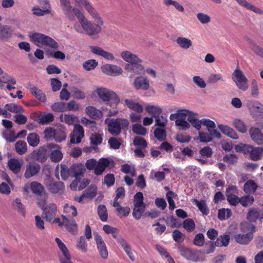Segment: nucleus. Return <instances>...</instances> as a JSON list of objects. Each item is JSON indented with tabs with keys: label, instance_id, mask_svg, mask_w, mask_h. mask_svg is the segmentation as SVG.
Here are the masks:
<instances>
[{
	"label": "nucleus",
	"instance_id": "obj_6",
	"mask_svg": "<svg viewBox=\"0 0 263 263\" xmlns=\"http://www.w3.org/2000/svg\"><path fill=\"white\" fill-rule=\"evenodd\" d=\"M39 207L43 211L42 217L46 221L51 222L57 213V206L53 203L46 205V201L42 200L37 202Z\"/></svg>",
	"mask_w": 263,
	"mask_h": 263
},
{
	"label": "nucleus",
	"instance_id": "obj_34",
	"mask_svg": "<svg viewBox=\"0 0 263 263\" xmlns=\"http://www.w3.org/2000/svg\"><path fill=\"white\" fill-rule=\"evenodd\" d=\"M263 216L260 211L257 209L250 210L247 215V219L250 222H255L258 219H262Z\"/></svg>",
	"mask_w": 263,
	"mask_h": 263
},
{
	"label": "nucleus",
	"instance_id": "obj_18",
	"mask_svg": "<svg viewBox=\"0 0 263 263\" xmlns=\"http://www.w3.org/2000/svg\"><path fill=\"white\" fill-rule=\"evenodd\" d=\"M55 241L57 242L58 247L61 250L64 255L63 257H61L60 258V260L61 263H72L71 261L70 255L65 244L62 241V240L60 238L58 237L55 238Z\"/></svg>",
	"mask_w": 263,
	"mask_h": 263
},
{
	"label": "nucleus",
	"instance_id": "obj_2",
	"mask_svg": "<svg viewBox=\"0 0 263 263\" xmlns=\"http://www.w3.org/2000/svg\"><path fill=\"white\" fill-rule=\"evenodd\" d=\"M241 232L245 233L236 234L234 236L235 240L241 245H248L254 237V233L256 230L255 226L249 222H245L240 224Z\"/></svg>",
	"mask_w": 263,
	"mask_h": 263
},
{
	"label": "nucleus",
	"instance_id": "obj_1",
	"mask_svg": "<svg viewBox=\"0 0 263 263\" xmlns=\"http://www.w3.org/2000/svg\"><path fill=\"white\" fill-rule=\"evenodd\" d=\"M75 1L83 6L92 18L96 22V23H95L89 21L85 17L82 11H77V18L81 25L84 33L89 36L99 34L101 32L104 22L98 12L89 0H75Z\"/></svg>",
	"mask_w": 263,
	"mask_h": 263
},
{
	"label": "nucleus",
	"instance_id": "obj_53",
	"mask_svg": "<svg viewBox=\"0 0 263 263\" xmlns=\"http://www.w3.org/2000/svg\"><path fill=\"white\" fill-rule=\"evenodd\" d=\"M54 120V116L51 113H47L43 115L39 120V123L41 125L49 124Z\"/></svg>",
	"mask_w": 263,
	"mask_h": 263
},
{
	"label": "nucleus",
	"instance_id": "obj_9",
	"mask_svg": "<svg viewBox=\"0 0 263 263\" xmlns=\"http://www.w3.org/2000/svg\"><path fill=\"white\" fill-rule=\"evenodd\" d=\"M240 151L245 153H249V156L253 161L260 160L263 156V148L260 147H253L250 145L244 144L241 147Z\"/></svg>",
	"mask_w": 263,
	"mask_h": 263
},
{
	"label": "nucleus",
	"instance_id": "obj_43",
	"mask_svg": "<svg viewBox=\"0 0 263 263\" xmlns=\"http://www.w3.org/2000/svg\"><path fill=\"white\" fill-rule=\"evenodd\" d=\"M31 93L40 101L44 102L46 101V95L42 91L36 87H33L30 89Z\"/></svg>",
	"mask_w": 263,
	"mask_h": 263
},
{
	"label": "nucleus",
	"instance_id": "obj_57",
	"mask_svg": "<svg viewBox=\"0 0 263 263\" xmlns=\"http://www.w3.org/2000/svg\"><path fill=\"white\" fill-rule=\"evenodd\" d=\"M176 196V195L171 191H168L166 194V197L169 204V209L171 210H173L176 207L173 200V198H175Z\"/></svg>",
	"mask_w": 263,
	"mask_h": 263
},
{
	"label": "nucleus",
	"instance_id": "obj_56",
	"mask_svg": "<svg viewBox=\"0 0 263 263\" xmlns=\"http://www.w3.org/2000/svg\"><path fill=\"white\" fill-rule=\"evenodd\" d=\"M134 145L139 146L145 149L147 146V143L144 138L141 137H136L133 141Z\"/></svg>",
	"mask_w": 263,
	"mask_h": 263
},
{
	"label": "nucleus",
	"instance_id": "obj_25",
	"mask_svg": "<svg viewBox=\"0 0 263 263\" xmlns=\"http://www.w3.org/2000/svg\"><path fill=\"white\" fill-rule=\"evenodd\" d=\"M142 62H138L131 64H126L125 65V69L129 72L133 73L134 74H139L144 73L145 72L144 68L142 65Z\"/></svg>",
	"mask_w": 263,
	"mask_h": 263
},
{
	"label": "nucleus",
	"instance_id": "obj_37",
	"mask_svg": "<svg viewBox=\"0 0 263 263\" xmlns=\"http://www.w3.org/2000/svg\"><path fill=\"white\" fill-rule=\"evenodd\" d=\"M257 188V185L253 180H248L244 184L243 190L246 193H254Z\"/></svg>",
	"mask_w": 263,
	"mask_h": 263
},
{
	"label": "nucleus",
	"instance_id": "obj_22",
	"mask_svg": "<svg viewBox=\"0 0 263 263\" xmlns=\"http://www.w3.org/2000/svg\"><path fill=\"white\" fill-rule=\"evenodd\" d=\"M134 86L137 90H146L149 88L148 80L143 76H139L135 79L133 83Z\"/></svg>",
	"mask_w": 263,
	"mask_h": 263
},
{
	"label": "nucleus",
	"instance_id": "obj_7",
	"mask_svg": "<svg viewBox=\"0 0 263 263\" xmlns=\"http://www.w3.org/2000/svg\"><path fill=\"white\" fill-rule=\"evenodd\" d=\"M232 77L236 83V85L239 89L243 91H246L248 89V79L238 66L236 67L233 72Z\"/></svg>",
	"mask_w": 263,
	"mask_h": 263
},
{
	"label": "nucleus",
	"instance_id": "obj_14",
	"mask_svg": "<svg viewBox=\"0 0 263 263\" xmlns=\"http://www.w3.org/2000/svg\"><path fill=\"white\" fill-rule=\"evenodd\" d=\"M47 147L49 148V152H50V154L49 156L52 162L58 163L62 160L63 155L60 146L53 143H48Z\"/></svg>",
	"mask_w": 263,
	"mask_h": 263
},
{
	"label": "nucleus",
	"instance_id": "obj_15",
	"mask_svg": "<svg viewBox=\"0 0 263 263\" xmlns=\"http://www.w3.org/2000/svg\"><path fill=\"white\" fill-rule=\"evenodd\" d=\"M94 236L100 255L102 258L106 259L108 257V253L106 246L102 237L98 233H94Z\"/></svg>",
	"mask_w": 263,
	"mask_h": 263
},
{
	"label": "nucleus",
	"instance_id": "obj_58",
	"mask_svg": "<svg viewBox=\"0 0 263 263\" xmlns=\"http://www.w3.org/2000/svg\"><path fill=\"white\" fill-rule=\"evenodd\" d=\"M51 109L56 112H64L66 111V104L63 102L54 103L52 105Z\"/></svg>",
	"mask_w": 263,
	"mask_h": 263
},
{
	"label": "nucleus",
	"instance_id": "obj_44",
	"mask_svg": "<svg viewBox=\"0 0 263 263\" xmlns=\"http://www.w3.org/2000/svg\"><path fill=\"white\" fill-rule=\"evenodd\" d=\"M233 125L241 133H246L247 131V126L240 119H235L233 122Z\"/></svg>",
	"mask_w": 263,
	"mask_h": 263
},
{
	"label": "nucleus",
	"instance_id": "obj_11",
	"mask_svg": "<svg viewBox=\"0 0 263 263\" xmlns=\"http://www.w3.org/2000/svg\"><path fill=\"white\" fill-rule=\"evenodd\" d=\"M30 188L32 193L38 196V201H47L48 195L42 184L36 181H33L30 183Z\"/></svg>",
	"mask_w": 263,
	"mask_h": 263
},
{
	"label": "nucleus",
	"instance_id": "obj_45",
	"mask_svg": "<svg viewBox=\"0 0 263 263\" xmlns=\"http://www.w3.org/2000/svg\"><path fill=\"white\" fill-rule=\"evenodd\" d=\"M232 215L231 210L229 209H220L218 210V218L220 220L229 219Z\"/></svg>",
	"mask_w": 263,
	"mask_h": 263
},
{
	"label": "nucleus",
	"instance_id": "obj_39",
	"mask_svg": "<svg viewBox=\"0 0 263 263\" xmlns=\"http://www.w3.org/2000/svg\"><path fill=\"white\" fill-rule=\"evenodd\" d=\"M230 242V236L228 235H220L215 241L214 245L217 247H226Z\"/></svg>",
	"mask_w": 263,
	"mask_h": 263
},
{
	"label": "nucleus",
	"instance_id": "obj_52",
	"mask_svg": "<svg viewBox=\"0 0 263 263\" xmlns=\"http://www.w3.org/2000/svg\"><path fill=\"white\" fill-rule=\"evenodd\" d=\"M251 112L254 117L263 118V105L259 104L258 106H253Z\"/></svg>",
	"mask_w": 263,
	"mask_h": 263
},
{
	"label": "nucleus",
	"instance_id": "obj_13",
	"mask_svg": "<svg viewBox=\"0 0 263 263\" xmlns=\"http://www.w3.org/2000/svg\"><path fill=\"white\" fill-rule=\"evenodd\" d=\"M45 185L47 190L52 194H61L65 188L64 183L61 181L55 182L52 178H49L46 181Z\"/></svg>",
	"mask_w": 263,
	"mask_h": 263
},
{
	"label": "nucleus",
	"instance_id": "obj_12",
	"mask_svg": "<svg viewBox=\"0 0 263 263\" xmlns=\"http://www.w3.org/2000/svg\"><path fill=\"white\" fill-rule=\"evenodd\" d=\"M49 148L47 144L41 146L39 149L33 151L31 154V158L41 163L45 162L49 156Z\"/></svg>",
	"mask_w": 263,
	"mask_h": 263
},
{
	"label": "nucleus",
	"instance_id": "obj_21",
	"mask_svg": "<svg viewBox=\"0 0 263 263\" xmlns=\"http://www.w3.org/2000/svg\"><path fill=\"white\" fill-rule=\"evenodd\" d=\"M249 133L252 140L258 145H263V134L257 127H251Z\"/></svg>",
	"mask_w": 263,
	"mask_h": 263
},
{
	"label": "nucleus",
	"instance_id": "obj_38",
	"mask_svg": "<svg viewBox=\"0 0 263 263\" xmlns=\"http://www.w3.org/2000/svg\"><path fill=\"white\" fill-rule=\"evenodd\" d=\"M15 149L18 154H24L27 151V143L23 140H18L15 144Z\"/></svg>",
	"mask_w": 263,
	"mask_h": 263
},
{
	"label": "nucleus",
	"instance_id": "obj_19",
	"mask_svg": "<svg viewBox=\"0 0 263 263\" xmlns=\"http://www.w3.org/2000/svg\"><path fill=\"white\" fill-rule=\"evenodd\" d=\"M64 14L70 21L75 20V17H77V11H81L78 8L72 7L70 2L63 5L61 7Z\"/></svg>",
	"mask_w": 263,
	"mask_h": 263
},
{
	"label": "nucleus",
	"instance_id": "obj_10",
	"mask_svg": "<svg viewBox=\"0 0 263 263\" xmlns=\"http://www.w3.org/2000/svg\"><path fill=\"white\" fill-rule=\"evenodd\" d=\"M180 255L186 259L194 262L202 261L203 259L200 257L201 251L191 249L184 247H181L179 248Z\"/></svg>",
	"mask_w": 263,
	"mask_h": 263
},
{
	"label": "nucleus",
	"instance_id": "obj_41",
	"mask_svg": "<svg viewBox=\"0 0 263 263\" xmlns=\"http://www.w3.org/2000/svg\"><path fill=\"white\" fill-rule=\"evenodd\" d=\"M176 43L183 49H188L192 45L191 40L184 37H178L176 40Z\"/></svg>",
	"mask_w": 263,
	"mask_h": 263
},
{
	"label": "nucleus",
	"instance_id": "obj_5",
	"mask_svg": "<svg viewBox=\"0 0 263 263\" xmlns=\"http://www.w3.org/2000/svg\"><path fill=\"white\" fill-rule=\"evenodd\" d=\"M96 92L103 102H107V104L112 108L116 107L120 102L119 97L112 90L105 88H99L97 89Z\"/></svg>",
	"mask_w": 263,
	"mask_h": 263
},
{
	"label": "nucleus",
	"instance_id": "obj_59",
	"mask_svg": "<svg viewBox=\"0 0 263 263\" xmlns=\"http://www.w3.org/2000/svg\"><path fill=\"white\" fill-rule=\"evenodd\" d=\"M143 200L144 197L143 193L140 192H137L134 197V205L137 206L145 205Z\"/></svg>",
	"mask_w": 263,
	"mask_h": 263
},
{
	"label": "nucleus",
	"instance_id": "obj_51",
	"mask_svg": "<svg viewBox=\"0 0 263 263\" xmlns=\"http://www.w3.org/2000/svg\"><path fill=\"white\" fill-rule=\"evenodd\" d=\"M54 136V139L57 142H61L64 141L66 138L65 132L61 128H56Z\"/></svg>",
	"mask_w": 263,
	"mask_h": 263
},
{
	"label": "nucleus",
	"instance_id": "obj_26",
	"mask_svg": "<svg viewBox=\"0 0 263 263\" xmlns=\"http://www.w3.org/2000/svg\"><path fill=\"white\" fill-rule=\"evenodd\" d=\"M121 56L124 61L128 63V64H133L135 63L142 62V60L138 56L128 51H123L121 53Z\"/></svg>",
	"mask_w": 263,
	"mask_h": 263
},
{
	"label": "nucleus",
	"instance_id": "obj_30",
	"mask_svg": "<svg viewBox=\"0 0 263 263\" xmlns=\"http://www.w3.org/2000/svg\"><path fill=\"white\" fill-rule=\"evenodd\" d=\"M125 105L131 110L136 111L137 113H141L143 111V107L138 103H136L132 99H125Z\"/></svg>",
	"mask_w": 263,
	"mask_h": 263
},
{
	"label": "nucleus",
	"instance_id": "obj_4",
	"mask_svg": "<svg viewBox=\"0 0 263 263\" xmlns=\"http://www.w3.org/2000/svg\"><path fill=\"white\" fill-rule=\"evenodd\" d=\"M30 40L36 46H45L52 49L59 47L58 43L52 37L40 33H32L29 35Z\"/></svg>",
	"mask_w": 263,
	"mask_h": 263
},
{
	"label": "nucleus",
	"instance_id": "obj_63",
	"mask_svg": "<svg viewBox=\"0 0 263 263\" xmlns=\"http://www.w3.org/2000/svg\"><path fill=\"white\" fill-rule=\"evenodd\" d=\"M183 228L188 232H192L195 229L194 220L191 218L185 219L183 223Z\"/></svg>",
	"mask_w": 263,
	"mask_h": 263
},
{
	"label": "nucleus",
	"instance_id": "obj_54",
	"mask_svg": "<svg viewBox=\"0 0 263 263\" xmlns=\"http://www.w3.org/2000/svg\"><path fill=\"white\" fill-rule=\"evenodd\" d=\"M103 140L102 136L99 133L92 134L90 137V143L92 145H98L102 143Z\"/></svg>",
	"mask_w": 263,
	"mask_h": 263
},
{
	"label": "nucleus",
	"instance_id": "obj_8",
	"mask_svg": "<svg viewBox=\"0 0 263 263\" xmlns=\"http://www.w3.org/2000/svg\"><path fill=\"white\" fill-rule=\"evenodd\" d=\"M85 171L86 170L84 166L81 163H76L71 166V175L76 178L75 180L70 185L71 189H72L73 186H76V188L77 187L80 180H81L82 177H83Z\"/></svg>",
	"mask_w": 263,
	"mask_h": 263
},
{
	"label": "nucleus",
	"instance_id": "obj_48",
	"mask_svg": "<svg viewBox=\"0 0 263 263\" xmlns=\"http://www.w3.org/2000/svg\"><path fill=\"white\" fill-rule=\"evenodd\" d=\"M98 65V63L96 60L91 59L84 62L82 66L86 71H90L95 69Z\"/></svg>",
	"mask_w": 263,
	"mask_h": 263
},
{
	"label": "nucleus",
	"instance_id": "obj_49",
	"mask_svg": "<svg viewBox=\"0 0 263 263\" xmlns=\"http://www.w3.org/2000/svg\"><path fill=\"white\" fill-rule=\"evenodd\" d=\"M5 108L8 111L13 113H21L24 111L23 107L17 105L15 103L7 104L5 106Z\"/></svg>",
	"mask_w": 263,
	"mask_h": 263
},
{
	"label": "nucleus",
	"instance_id": "obj_16",
	"mask_svg": "<svg viewBox=\"0 0 263 263\" xmlns=\"http://www.w3.org/2000/svg\"><path fill=\"white\" fill-rule=\"evenodd\" d=\"M84 136V130L80 124H76L72 132L70 134V142L80 143Z\"/></svg>",
	"mask_w": 263,
	"mask_h": 263
},
{
	"label": "nucleus",
	"instance_id": "obj_61",
	"mask_svg": "<svg viewBox=\"0 0 263 263\" xmlns=\"http://www.w3.org/2000/svg\"><path fill=\"white\" fill-rule=\"evenodd\" d=\"M71 175L70 168L65 164H61V176L63 180H66Z\"/></svg>",
	"mask_w": 263,
	"mask_h": 263
},
{
	"label": "nucleus",
	"instance_id": "obj_46",
	"mask_svg": "<svg viewBox=\"0 0 263 263\" xmlns=\"http://www.w3.org/2000/svg\"><path fill=\"white\" fill-rule=\"evenodd\" d=\"M145 110L148 113L154 116L155 118L156 117L159 116L162 111L161 108L154 105H147Z\"/></svg>",
	"mask_w": 263,
	"mask_h": 263
},
{
	"label": "nucleus",
	"instance_id": "obj_17",
	"mask_svg": "<svg viewBox=\"0 0 263 263\" xmlns=\"http://www.w3.org/2000/svg\"><path fill=\"white\" fill-rule=\"evenodd\" d=\"M101 69L104 73L114 77L119 76L123 72V70L120 67L115 65L108 64L103 65Z\"/></svg>",
	"mask_w": 263,
	"mask_h": 263
},
{
	"label": "nucleus",
	"instance_id": "obj_32",
	"mask_svg": "<svg viewBox=\"0 0 263 263\" xmlns=\"http://www.w3.org/2000/svg\"><path fill=\"white\" fill-rule=\"evenodd\" d=\"M192 202L203 215H208L209 214V209L204 200H201L199 201L196 199H193Z\"/></svg>",
	"mask_w": 263,
	"mask_h": 263
},
{
	"label": "nucleus",
	"instance_id": "obj_50",
	"mask_svg": "<svg viewBox=\"0 0 263 263\" xmlns=\"http://www.w3.org/2000/svg\"><path fill=\"white\" fill-rule=\"evenodd\" d=\"M145 209V205H134L133 212V217L137 220L140 219L144 213Z\"/></svg>",
	"mask_w": 263,
	"mask_h": 263
},
{
	"label": "nucleus",
	"instance_id": "obj_33",
	"mask_svg": "<svg viewBox=\"0 0 263 263\" xmlns=\"http://www.w3.org/2000/svg\"><path fill=\"white\" fill-rule=\"evenodd\" d=\"M187 120L196 129L199 130L201 128V120H199L197 119L196 114L189 112Z\"/></svg>",
	"mask_w": 263,
	"mask_h": 263
},
{
	"label": "nucleus",
	"instance_id": "obj_55",
	"mask_svg": "<svg viewBox=\"0 0 263 263\" xmlns=\"http://www.w3.org/2000/svg\"><path fill=\"white\" fill-rule=\"evenodd\" d=\"M154 136L159 141H164L166 139V130L164 128H157L155 129Z\"/></svg>",
	"mask_w": 263,
	"mask_h": 263
},
{
	"label": "nucleus",
	"instance_id": "obj_20",
	"mask_svg": "<svg viewBox=\"0 0 263 263\" xmlns=\"http://www.w3.org/2000/svg\"><path fill=\"white\" fill-rule=\"evenodd\" d=\"M41 170L40 164L34 162H29L26 165V168L24 173V177L26 179L36 175Z\"/></svg>",
	"mask_w": 263,
	"mask_h": 263
},
{
	"label": "nucleus",
	"instance_id": "obj_24",
	"mask_svg": "<svg viewBox=\"0 0 263 263\" xmlns=\"http://www.w3.org/2000/svg\"><path fill=\"white\" fill-rule=\"evenodd\" d=\"M109 164L110 161L108 159L104 158L100 159L97 162L94 173L97 176L101 175L105 168L109 166Z\"/></svg>",
	"mask_w": 263,
	"mask_h": 263
},
{
	"label": "nucleus",
	"instance_id": "obj_64",
	"mask_svg": "<svg viewBox=\"0 0 263 263\" xmlns=\"http://www.w3.org/2000/svg\"><path fill=\"white\" fill-rule=\"evenodd\" d=\"M199 153L202 157L205 158H211L213 155V150L209 146H204L201 148L199 151Z\"/></svg>",
	"mask_w": 263,
	"mask_h": 263
},
{
	"label": "nucleus",
	"instance_id": "obj_62",
	"mask_svg": "<svg viewBox=\"0 0 263 263\" xmlns=\"http://www.w3.org/2000/svg\"><path fill=\"white\" fill-rule=\"evenodd\" d=\"M78 248L82 252L86 253L87 251V245L84 236L80 237L78 244Z\"/></svg>",
	"mask_w": 263,
	"mask_h": 263
},
{
	"label": "nucleus",
	"instance_id": "obj_28",
	"mask_svg": "<svg viewBox=\"0 0 263 263\" xmlns=\"http://www.w3.org/2000/svg\"><path fill=\"white\" fill-rule=\"evenodd\" d=\"M86 113L89 117L95 120L100 119L103 117L102 112L92 106L86 107Z\"/></svg>",
	"mask_w": 263,
	"mask_h": 263
},
{
	"label": "nucleus",
	"instance_id": "obj_40",
	"mask_svg": "<svg viewBox=\"0 0 263 263\" xmlns=\"http://www.w3.org/2000/svg\"><path fill=\"white\" fill-rule=\"evenodd\" d=\"M97 212L99 218L102 221L105 222L107 220L108 214L106 208L104 205H99L98 206Z\"/></svg>",
	"mask_w": 263,
	"mask_h": 263
},
{
	"label": "nucleus",
	"instance_id": "obj_31",
	"mask_svg": "<svg viewBox=\"0 0 263 263\" xmlns=\"http://www.w3.org/2000/svg\"><path fill=\"white\" fill-rule=\"evenodd\" d=\"M13 30L10 26L4 25L0 27V39L1 40H8L12 34Z\"/></svg>",
	"mask_w": 263,
	"mask_h": 263
},
{
	"label": "nucleus",
	"instance_id": "obj_27",
	"mask_svg": "<svg viewBox=\"0 0 263 263\" xmlns=\"http://www.w3.org/2000/svg\"><path fill=\"white\" fill-rule=\"evenodd\" d=\"M240 6L245 8L247 10L252 11L258 14H263V11L258 7L251 4L247 0H235Z\"/></svg>",
	"mask_w": 263,
	"mask_h": 263
},
{
	"label": "nucleus",
	"instance_id": "obj_29",
	"mask_svg": "<svg viewBox=\"0 0 263 263\" xmlns=\"http://www.w3.org/2000/svg\"><path fill=\"white\" fill-rule=\"evenodd\" d=\"M62 218L65 222V226L67 230L71 233L74 234L77 232V224L74 219H68L65 216L62 215Z\"/></svg>",
	"mask_w": 263,
	"mask_h": 263
},
{
	"label": "nucleus",
	"instance_id": "obj_60",
	"mask_svg": "<svg viewBox=\"0 0 263 263\" xmlns=\"http://www.w3.org/2000/svg\"><path fill=\"white\" fill-rule=\"evenodd\" d=\"M3 137L7 142H13L15 141L17 136L13 130H6L3 133Z\"/></svg>",
	"mask_w": 263,
	"mask_h": 263
},
{
	"label": "nucleus",
	"instance_id": "obj_3",
	"mask_svg": "<svg viewBox=\"0 0 263 263\" xmlns=\"http://www.w3.org/2000/svg\"><path fill=\"white\" fill-rule=\"evenodd\" d=\"M105 123L107 124L108 132L114 136H118L121 133L122 129H126L129 125L128 120L123 118L106 119Z\"/></svg>",
	"mask_w": 263,
	"mask_h": 263
},
{
	"label": "nucleus",
	"instance_id": "obj_35",
	"mask_svg": "<svg viewBox=\"0 0 263 263\" xmlns=\"http://www.w3.org/2000/svg\"><path fill=\"white\" fill-rule=\"evenodd\" d=\"M8 164L10 170L14 173L17 174L20 172L22 164L17 159L14 158L10 159L8 161Z\"/></svg>",
	"mask_w": 263,
	"mask_h": 263
},
{
	"label": "nucleus",
	"instance_id": "obj_36",
	"mask_svg": "<svg viewBox=\"0 0 263 263\" xmlns=\"http://www.w3.org/2000/svg\"><path fill=\"white\" fill-rule=\"evenodd\" d=\"M27 141L30 146L36 147L40 143V137L35 133H30L27 136Z\"/></svg>",
	"mask_w": 263,
	"mask_h": 263
},
{
	"label": "nucleus",
	"instance_id": "obj_42",
	"mask_svg": "<svg viewBox=\"0 0 263 263\" xmlns=\"http://www.w3.org/2000/svg\"><path fill=\"white\" fill-rule=\"evenodd\" d=\"M61 121L65 122L68 125H73L76 122L78 121V118L72 115H66L64 116L61 115L60 117Z\"/></svg>",
	"mask_w": 263,
	"mask_h": 263
},
{
	"label": "nucleus",
	"instance_id": "obj_23",
	"mask_svg": "<svg viewBox=\"0 0 263 263\" xmlns=\"http://www.w3.org/2000/svg\"><path fill=\"white\" fill-rule=\"evenodd\" d=\"M91 51L95 54L102 57L108 61H113L115 57L110 52H107L103 50L100 47L96 46H90Z\"/></svg>",
	"mask_w": 263,
	"mask_h": 263
},
{
	"label": "nucleus",
	"instance_id": "obj_47",
	"mask_svg": "<svg viewBox=\"0 0 263 263\" xmlns=\"http://www.w3.org/2000/svg\"><path fill=\"white\" fill-rule=\"evenodd\" d=\"M254 201V197L251 195H245L240 198L239 203L243 207L251 205Z\"/></svg>",
	"mask_w": 263,
	"mask_h": 263
}]
</instances>
